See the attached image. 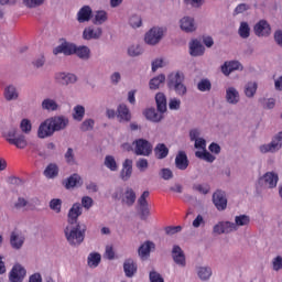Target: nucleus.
Here are the masks:
<instances>
[{"label":"nucleus","mask_w":282,"mask_h":282,"mask_svg":"<svg viewBox=\"0 0 282 282\" xmlns=\"http://www.w3.org/2000/svg\"><path fill=\"white\" fill-rule=\"evenodd\" d=\"M85 232H87V225H69L65 227L64 235L69 246H80L85 241Z\"/></svg>","instance_id":"obj_1"},{"label":"nucleus","mask_w":282,"mask_h":282,"mask_svg":"<svg viewBox=\"0 0 282 282\" xmlns=\"http://www.w3.org/2000/svg\"><path fill=\"white\" fill-rule=\"evenodd\" d=\"M184 80H186L184 73L180 70L171 73L167 76V88L170 91H174L176 96H186V94H188V88L184 84Z\"/></svg>","instance_id":"obj_2"},{"label":"nucleus","mask_w":282,"mask_h":282,"mask_svg":"<svg viewBox=\"0 0 282 282\" xmlns=\"http://www.w3.org/2000/svg\"><path fill=\"white\" fill-rule=\"evenodd\" d=\"M3 138L9 142V144H13L17 149H25L28 147V140L25 139V134L19 131V128L11 127L7 131L3 132Z\"/></svg>","instance_id":"obj_3"},{"label":"nucleus","mask_w":282,"mask_h":282,"mask_svg":"<svg viewBox=\"0 0 282 282\" xmlns=\"http://www.w3.org/2000/svg\"><path fill=\"white\" fill-rule=\"evenodd\" d=\"M282 149V131L278 132L270 143L259 147L260 153H276Z\"/></svg>","instance_id":"obj_4"},{"label":"nucleus","mask_w":282,"mask_h":282,"mask_svg":"<svg viewBox=\"0 0 282 282\" xmlns=\"http://www.w3.org/2000/svg\"><path fill=\"white\" fill-rule=\"evenodd\" d=\"M132 144L134 145V153L137 155L149 158V155L153 153V144H151L147 139H137Z\"/></svg>","instance_id":"obj_5"},{"label":"nucleus","mask_w":282,"mask_h":282,"mask_svg":"<svg viewBox=\"0 0 282 282\" xmlns=\"http://www.w3.org/2000/svg\"><path fill=\"white\" fill-rule=\"evenodd\" d=\"M164 37V28L154 26L145 33L144 41L148 45H158Z\"/></svg>","instance_id":"obj_6"},{"label":"nucleus","mask_w":282,"mask_h":282,"mask_svg":"<svg viewBox=\"0 0 282 282\" xmlns=\"http://www.w3.org/2000/svg\"><path fill=\"white\" fill-rule=\"evenodd\" d=\"M62 43L53 48V54L58 56V54H64V56H74L76 52V44L67 42V40L62 39Z\"/></svg>","instance_id":"obj_7"},{"label":"nucleus","mask_w":282,"mask_h":282,"mask_svg":"<svg viewBox=\"0 0 282 282\" xmlns=\"http://www.w3.org/2000/svg\"><path fill=\"white\" fill-rule=\"evenodd\" d=\"M258 184L263 188H276V184H279V174L274 172H267L259 178Z\"/></svg>","instance_id":"obj_8"},{"label":"nucleus","mask_w":282,"mask_h":282,"mask_svg":"<svg viewBox=\"0 0 282 282\" xmlns=\"http://www.w3.org/2000/svg\"><path fill=\"white\" fill-rule=\"evenodd\" d=\"M54 133L56 132L54 130V127L52 126V122L50 121V118L44 120L37 129V138H40L41 140H45V138H52Z\"/></svg>","instance_id":"obj_9"},{"label":"nucleus","mask_w":282,"mask_h":282,"mask_svg":"<svg viewBox=\"0 0 282 282\" xmlns=\"http://www.w3.org/2000/svg\"><path fill=\"white\" fill-rule=\"evenodd\" d=\"M51 124L53 126V130L56 132L65 131L67 127H69V118L65 116H54L48 118Z\"/></svg>","instance_id":"obj_10"},{"label":"nucleus","mask_w":282,"mask_h":282,"mask_svg":"<svg viewBox=\"0 0 282 282\" xmlns=\"http://www.w3.org/2000/svg\"><path fill=\"white\" fill-rule=\"evenodd\" d=\"M213 204L217 210H226L228 208V198L226 192L218 189L213 194Z\"/></svg>","instance_id":"obj_11"},{"label":"nucleus","mask_w":282,"mask_h":282,"mask_svg":"<svg viewBox=\"0 0 282 282\" xmlns=\"http://www.w3.org/2000/svg\"><path fill=\"white\" fill-rule=\"evenodd\" d=\"M83 215V206L80 203L73 204L72 208L67 214V224L70 226H75V224H80L78 218Z\"/></svg>","instance_id":"obj_12"},{"label":"nucleus","mask_w":282,"mask_h":282,"mask_svg":"<svg viewBox=\"0 0 282 282\" xmlns=\"http://www.w3.org/2000/svg\"><path fill=\"white\" fill-rule=\"evenodd\" d=\"M25 274H28V271L23 268V265L17 263L13 265L9 273V281L23 282V279H25Z\"/></svg>","instance_id":"obj_13"},{"label":"nucleus","mask_w":282,"mask_h":282,"mask_svg":"<svg viewBox=\"0 0 282 282\" xmlns=\"http://www.w3.org/2000/svg\"><path fill=\"white\" fill-rule=\"evenodd\" d=\"M232 72H243V64L239 61H230L225 62L224 65H221V73L225 76H230Z\"/></svg>","instance_id":"obj_14"},{"label":"nucleus","mask_w":282,"mask_h":282,"mask_svg":"<svg viewBox=\"0 0 282 282\" xmlns=\"http://www.w3.org/2000/svg\"><path fill=\"white\" fill-rule=\"evenodd\" d=\"M172 259L176 265L186 268V254H184V250L178 245H174L172 248Z\"/></svg>","instance_id":"obj_15"},{"label":"nucleus","mask_w":282,"mask_h":282,"mask_svg":"<svg viewBox=\"0 0 282 282\" xmlns=\"http://www.w3.org/2000/svg\"><path fill=\"white\" fill-rule=\"evenodd\" d=\"M133 175V160L126 159L122 163V170L120 172V180L122 182H129L131 180V176Z\"/></svg>","instance_id":"obj_16"},{"label":"nucleus","mask_w":282,"mask_h":282,"mask_svg":"<svg viewBox=\"0 0 282 282\" xmlns=\"http://www.w3.org/2000/svg\"><path fill=\"white\" fill-rule=\"evenodd\" d=\"M102 36V28H97L94 30V26L85 28L82 34L84 41H98Z\"/></svg>","instance_id":"obj_17"},{"label":"nucleus","mask_w":282,"mask_h":282,"mask_svg":"<svg viewBox=\"0 0 282 282\" xmlns=\"http://www.w3.org/2000/svg\"><path fill=\"white\" fill-rule=\"evenodd\" d=\"M253 32L256 36H270L272 28L265 20H260L254 26Z\"/></svg>","instance_id":"obj_18"},{"label":"nucleus","mask_w":282,"mask_h":282,"mask_svg":"<svg viewBox=\"0 0 282 282\" xmlns=\"http://www.w3.org/2000/svg\"><path fill=\"white\" fill-rule=\"evenodd\" d=\"M93 18H94V10H91V7L89 6L82 7L77 12L78 23H89V21H91Z\"/></svg>","instance_id":"obj_19"},{"label":"nucleus","mask_w":282,"mask_h":282,"mask_svg":"<svg viewBox=\"0 0 282 282\" xmlns=\"http://www.w3.org/2000/svg\"><path fill=\"white\" fill-rule=\"evenodd\" d=\"M205 53L206 47L202 45L199 40L195 39L189 42V55H192L194 58L197 56H204Z\"/></svg>","instance_id":"obj_20"},{"label":"nucleus","mask_w":282,"mask_h":282,"mask_svg":"<svg viewBox=\"0 0 282 282\" xmlns=\"http://www.w3.org/2000/svg\"><path fill=\"white\" fill-rule=\"evenodd\" d=\"M123 272L128 279H133L138 273V263L131 258L126 259L123 262Z\"/></svg>","instance_id":"obj_21"},{"label":"nucleus","mask_w":282,"mask_h":282,"mask_svg":"<svg viewBox=\"0 0 282 282\" xmlns=\"http://www.w3.org/2000/svg\"><path fill=\"white\" fill-rule=\"evenodd\" d=\"M55 78L57 83L64 87H67V85H74V83L78 80V77L72 73H58Z\"/></svg>","instance_id":"obj_22"},{"label":"nucleus","mask_w":282,"mask_h":282,"mask_svg":"<svg viewBox=\"0 0 282 282\" xmlns=\"http://www.w3.org/2000/svg\"><path fill=\"white\" fill-rule=\"evenodd\" d=\"M151 249H155V243L151 240H147L139 247L138 254L142 261H145V259L151 257Z\"/></svg>","instance_id":"obj_23"},{"label":"nucleus","mask_w":282,"mask_h":282,"mask_svg":"<svg viewBox=\"0 0 282 282\" xmlns=\"http://www.w3.org/2000/svg\"><path fill=\"white\" fill-rule=\"evenodd\" d=\"M143 116L145 120H149L150 122H162L164 120V113L158 112L154 107L148 108L143 111Z\"/></svg>","instance_id":"obj_24"},{"label":"nucleus","mask_w":282,"mask_h":282,"mask_svg":"<svg viewBox=\"0 0 282 282\" xmlns=\"http://www.w3.org/2000/svg\"><path fill=\"white\" fill-rule=\"evenodd\" d=\"M188 164H191V161H188V155H186V152L178 151L175 158V166L178 171H186L188 169Z\"/></svg>","instance_id":"obj_25"},{"label":"nucleus","mask_w":282,"mask_h":282,"mask_svg":"<svg viewBox=\"0 0 282 282\" xmlns=\"http://www.w3.org/2000/svg\"><path fill=\"white\" fill-rule=\"evenodd\" d=\"M180 28L183 32H195L197 30V25H195V19L192 17H184L180 20Z\"/></svg>","instance_id":"obj_26"},{"label":"nucleus","mask_w":282,"mask_h":282,"mask_svg":"<svg viewBox=\"0 0 282 282\" xmlns=\"http://www.w3.org/2000/svg\"><path fill=\"white\" fill-rule=\"evenodd\" d=\"M25 243V237L20 236L19 232L12 231L10 234V246L13 250H21Z\"/></svg>","instance_id":"obj_27"},{"label":"nucleus","mask_w":282,"mask_h":282,"mask_svg":"<svg viewBox=\"0 0 282 282\" xmlns=\"http://www.w3.org/2000/svg\"><path fill=\"white\" fill-rule=\"evenodd\" d=\"M117 116L119 118V122H131V110L124 104H120L117 109Z\"/></svg>","instance_id":"obj_28"},{"label":"nucleus","mask_w":282,"mask_h":282,"mask_svg":"<svg viewBox=\"0 0 282 282\" xmlns=\"http://www.w3.org/2000/svg\"><path fill=\"white\" fill-rule=\"evenodd\" d=\"M4 99L7 102H12V100H19V90L17 86L10 84L4 88L3 91Z\"/></svg>","instance_id":"obj_29"},{"label":"nucleus","mask_w":282,"mask_h":282,"mask_svg":"<svg viewBox=\"0 0 282 282\" xmlns=\"http://www.w3.org/2000/svg\"><path fill=\"white\" fill-rule=\"evenodd\" d=\"M239 100H241V98L237 88L229 87L226 89V101L228 105H238Z\"/></svg>","instance_id":"obj_30"},{"label":"nucleus","mask_w":282,"mask_h":282,"mask_svg":"<svg viewBox=\"0 0 282 282\" xmlns=\"http://www.w3.org/2000/svg\"><path fill=\"white\" fill-rule=\"evenodd\" d=\"M155 104H156V111H159V113H166L167 111L166 95H164V93H158L155 95Z\"/></svg>","instance_id":"obj_31"},{"label":"nucleus","mask_w":282,"mask_h":282,"mask_svg":"<svg viewBox=\"0 0 282 282\" xmlns=\"http://www.w3.org/2000/svg\"><path fill=\"white\" fill-rule=\"evenodd\" d=\"M74 54H76V56L79 57L82 61H89V58H91V50L88 48V46H85V45L77 46L75 44Z\"/></svg>","instance_id":"obj_32"},{"label":"nucleus","mask_w":282,"mask_h":282,"mask_svg":"<svg viewBox=\"0 0 282 282\" xmlns=\"http://www.w3.org/2000/svg\"><path fill=\"white\" fill-rule=\"evenodd\" d=\"M135 192L131 187H127L122 197V204H127L129 207L135 204Z\"/></svg>","instance_id":"obj_33"},{"label":"nucleus","mask_w":282,"mask_h":282,"mask_svg":"<svg viewBox=\"0 0 282 282\" xmlns=\"http://www.w3.org/2000/svg\"><path fill=\"white\" fill-rule=\"evenodd\" d=\"M80 175L73 174L67 180L63 181V186L66 188V191H69V188H76L78 184H80Z\"/></svg>","instance_id":"obj_34"},{"label":"nucleus","mask_w":282,"mask_h":282,"mask_svg":"<svg viewBox=\"0 0 282 282\" xmlns=\"http://www.w3.org/2000/svg\"><path fill=\"white\" fill-rule=\"evenodd\" d=\"M166 83V76L164 74H160L159 76L153 77L149 82V88L153 90L160 89L162 84Z\"/></svg>","instance_id":"obj_35"},{"label":"nucleus","mask_w":282,"mask_h":282,"mask_svg":"<svg viewBox=\"0 0 282 282\" xmlns=\"http://www.w3.org/2000/svg\"><path fill=\"white\" fill-rule=\"evenodd\" d=\"M154 155L156 160H164L169 156V148L164 143H159L154 148Z\"/></svg>","instance_id":"obj_36"},{"label":"nucleus","mask_w":282,"mask_h":282,"mask_svg":"<svg viewBox=\"0 0 282 282\" xmlns=\"http://www.w3.org/2000/svg\"><path fill=\"white\" fill-rule=\"evenodd\" d=\"M44 175L47 180L58 177V165L56 163H50L44 170Z\"/></svg>","instance_id":"obj_37"},{"label":"nucleus","mask_w":282,"mask_h":282,"mask_svg":"<svg viewBox=\"0 0 282 282\" xmlns=\"http://www.w3.org/2000/svg\"><path fill=\"white\" fill-rule=\"evenodd\" d=\"M41 107L44 111H57L58 110V104L56 100L46 98L42 101Z\"/></svg>","instance_id":"obj_38"},{"label":"nucleus","mask_w":282,"mask_h":282,"mask_svg":"<svg viewBox=\"0 0 282 282\" xmlns=\"http://www.w3.org/2000/svg\"><path fill=\"white\" fill-rule=\"evenodd\" d=\"M197 274L200 281H208L210 276H213V269H210V267H199Z\"/></svg>","instance_id":"obj_39"},{"label":"nucleus","mask_w":282,"mask_h":282,"mask_svg":"<svg viewBox=\"0 0 282 282\" xmlns=\"http://www.w3.org/2000/svg\"><path fill=\"white\" fill-rule=\"evenodd\" d=\"M102 261V257L98 252H93L88 256V265L89 268H98Z\"/></svg>","instance_id":"obj_40"},{"label":"nucleus","mask_w":282,"mask_h":282,"mask_svg":"<svg viewBox=\"0 0 282 282\" xmlns=\"http://www.w3.org/2000/svg\"><path fill=\"white\" fill-rule=\"evenodd\" d=\"M257 89H258L257 83L249 82L245 86V96H247V98H254V94H257Z\"/></svg>","instance_id":"obj_41"},{"label":"nucleus","mask_w":282,"mask_h":282,"mask_svg":"<svg viewBox=\"0 0 282 282\" xmlns=\"http://www.w3.org/2000/svg\"><path fill=\"white\" fill-rule=\"evenodd\" d=\"M238 34L241 39H249L250 37V25L248 22H241Z\"/></svg>","instance_id":"obj_42"},{"label":"nucleus","mask_w":282,"mask_h":282,"mask_svg":"<svg viewBox=\"0 0 282 282\" xmlns=\"http://www.w3.org/2000/svg\"><path fill=\"white\" fill-rule=\"evenodd\" d=\"M74 120H77V122H83V119L85 118V107L82 105H78L74 108L73 113Z\"/></svg>","instance_id":"obj_43"},{"label":"nucleus","mask_w":282,"mask_h":282,"mask_svg":"<svg viewBox=\"0 0 282 282\" xmlns=\"http://www.w3.org/2000/svg\"><path fill=\"white\" fill-rule=\"evenodd\" d=\"M198 91H210L213 89V84L210 83V79L203 78L197 84Z\"/></svg>","instance_id":"obj_44"},{"label":"nucleus","mask_w":282,"mask_h":282,"mask_svg":"<svg viewBox=\"0 0 282 282\" xmlns=\"http://www.w3.org/2000/svg\"><path fill=\"white\" fill-rule=\"evenodd\" d=\"M237 230H239V226H248L250 224V216L240 215L235 217V223Z\"/></svg>","instance_id":"obj_45"},{"label":"nucleus","mask_w":282,"mask_h":282,"mask_svg":"<svg viewBox=\"0 0 282 282\" xmlns=\"http://www.w3.org/2000/svg\"><path fill=\"white\" fill-rule=\"evenodd\" d=\"M195 155L199 160H205V162H209V163H213V161L216 160L215 155H213L210 152H208L206 150H204L203 152L196 151Z\"/></svg>","instance_id":"obj_46"},{"label":"nucleus","mask_w":282,"mask_h":282,"mask_svg":"<svg viewBox=\"0 0 282 282\" xmlns=\"http://www.w3.org/2000/svg\"><path fill=\"white\" fill-rule=\"evenodd\" d=\"M139 210H140V219L144 220L151 215L149 209V203H138Z\"/></svg>","instance_id":"obj_47"},{"label":"nucleus","mask_w":282,"mask_h":282,"mask_svg":"<svg viewBox=\"0 0 282 282\" xmlns=\"http://www.w3.org/2000/svg\"><path fill=\"white\" fill-rule=\"evenodd\" d=\"M107 21V11H97L93 21L94 25H102Z\"/></svg>","instance_id":"obj_48"},{"label":"nucleus","mask_w":282,"mask_h":282,"mask_svg":"<svg viewBox=\"0 0 282 282\" xmlns=\"http://www.w3.org/2000/svg\"><path fill=\"white\" fill-rule=\"evenodd\" d=\"M192 189L196 191V193H200V195H208V193H210V185L208 184L202 185V184L194 183L192 186Z\"/></svg>","instance_id":"obj_49"},{"label":"nucleus","mask_w":282,"mask_h":282,"mask_svg":"<svg viewBox=\"0 0 282 282\" xmlns=\"http://www.w3.org/2000/svg\"><path fill=\"white\" fill-rule=\"evenodd\" d=\"M105 166L109 169V171H118V163L116 159L111 155H107L104 162Z\"/></svg>","instance_id":"obj_50"},{"label":"nucleus","mask_w":282,"mask_h":282,"mask_svg":"<svg viewBox=\"0 0 282 282\" xmlns=\"http://www.w3.org/2000/svg\"><path fill=\"white\" fill-rule=\"evenodd\" d=\"M62 206H63V200L61 198H53L50 202V208L51 210H54V213H61Z\"/></svg>","instance_id":"obj_51"},{"label":"nucleus","mask_w":282,"mask_h":282,"mask_svg":"<svg viewBox=\"0 0 282 282\" xmlns=\"http://www.w3.org/2000/svg\"><path fill=\"white\" fill-rule=\"evenodd\" d=\"M259 102H261L263 109H274V106L276 105V100L274 98H262L259 100Z\"/></svg>","instance_id":"obj_52"},{"label":"nucleus","mask_w":282,"mask_h":282,"mask_svg":"<svg viewBox=\"0 0 282 282\" xmlns=\"http://www.w3.org/2000/svg\"><path fill=\"white\" fill-rule=\"evenodd\" d=\"M20 129L22 133H30L32 131V122L30 119H22L20 123Z\"/></svg>","instance_id":"obj_53"},{"label":"nucleus","mask_w":282,"mask_h":282,"mask_svg":"<svg viewBox=\"0 0 282 282\" xmlns=\"http://www.w3.org/2000/svg\"><path fill=\"white\" fill-rule=\"evenodd\" d=\"M66 160V164H76V158L74 155V149L68 148L66 153L64 154Z\"/></svg>","instance_id":"obj_54"},{"label":"nucleus","mask_w":282,"mask_h":282,"mask_svg":"<svg viewBox=\"0 0 282 282\" xmlns=\"http://www.w3.org/2000/svg\"><path fill=\"white\" fill-rule=\"evenodd\" d=\"M94 124H95L94 119H86L80 124V131H84V132L85 131H93L94 130Z\"/></svg>","instance_id":"obj_55"},{"label":"nucleus","mask_w":282,"mask_h":282,"mask_svg":"<svg viewBox=\"0 0 282 282\" xmlns=\"http://www.w3.org/2000/svg\"><path fill=\"white\" fill-rule=\"evenodd\" d=\"M223 230H225V235H229V232L237 231V225L235 223L225 221L223 223Z\"/></svg>","instance_id":"obj_56"},{"label":"nucleus","mask_w":282,"mask_h":282,"mask_svg":"<svg viewBox=\"0 0 282 282\" xmlns=\"http://www.w3.org/2000/svg\"><path fill=\"white\" fill-rule=\"evenodd\" d=\"M160 177H162V180L169 181V180H173V171H171V169L169 167H163L160 171Z\"/></svg>","instance_id":"obj_57"},{"label":"nucleus","mask_w":282,"mask_h":282,"mask_svg":"<svg viewBox=\"0 0 282 282\" xmlns=\"http://www.w3.org/2000/svg\"><path fill=\"white\" fill-rule=\"evenodd\" d=\"M129 24L131 25V28H141L142 18L138 14H134L130 18Z\"/></svg>","instance_id":"obj_58"},{"label":"nucleus","mask_w":282,"mask_h":282,"mask_svg":"<svg viewBox=\"0 0 282 282\" xmlns=\"http://www.w3.org/2000/svg\"><path fill=\"white\" fill-rule=\"evenodd\" d=\"M135 166L138 170L141 171V173H144V171H147V169H149V160L147 159H139L135 162Z\"/></svg>","instance_id":"obj_59"},{"label":"nucleus","mask_w":282,"mask_h":282,"mask_svg":"<svg viewBox=\"0 0 282 282\" xmlns=\"http://www.w3.org/2000/svg\"><path fill=\"white\" fill-rule=\"evenodd\" d=\"M165 235L173 236L177 235V232H182V226H167L164 228Z\"/></svg>","instance_id":"obj_60"},{"label":"nucleus","mask_w":282,"mask_h":282,"mask_svg":"<svg viewBox=\"0 0 282 282\" xmlns=\"http://www.w3.org/2000/svg\"><path fill=\"white\" fill-rule=\"evenodd\" d=\"M26 8H39L45 3V0H23Z\"/></svg>","instance_id":"obj_61"},{"label":"nucleus","mask_w":282,"mask_h":282,"mask_svg":"<svg viewBox=\"0 0 282 282\" xmlns=\"http://www.w3.org/2000/svg\"><path fill=\"white\" fill-rule=\"evenodd\" d=\"M129 56H140L142 54V47L140 45H132L128 48Z\"/></svg>","instance_id":"obj_62"},{"label":"nucleus","mask_w":282,"mask_h":282,"mask_svg":"<svg viewBox=\"0 0 282 282\" xmlns=\"http://www.w3.org/2000/svg\"><path fill=\"white\" fill-rule=\"evenodd\" d=\"M150 282H164V278L156 271H150Z\"/></svg>","instance_id":"obj_63"},{"label":"nucleus","mask_w":282,"mask_h":282,"mask_svg":"<svg viewBox=\"0 0 282 282\" xmlns=\"http://www.w3.org/2000/svg\"><path fill=\"white\" fill-rule=\"evenodd\" d=\"M273 270L275 272H279V270H282V257L278 256L272 261Z\"/></svg>","instance_id":"obj_64"}]
</instances>
